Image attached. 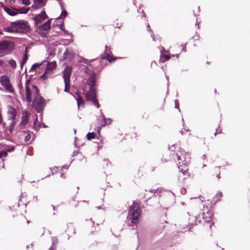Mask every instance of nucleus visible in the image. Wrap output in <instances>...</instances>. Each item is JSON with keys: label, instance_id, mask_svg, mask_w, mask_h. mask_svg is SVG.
Listing matches in <instances>:
<instances>
[{"label": "nucleus", "instance_id": "nucleus-1", "mask_svg": "<svg viewBox=\"0 0 250 250\" xmlns=\"http://www.w3.org/2000/svg\"><path fill=\"white\" fill-rule=\"evenodd\" d=\"M88 84L89 86V90L85 93V96L87 100H89L92 102V104L95 105L97 108L100 107V104L98 103V100L96 98V74L95 72L91 73L87 80Z\"/></svg>", "mask_w": 250, "mask_h": 250}, {"label": "nucleus", "instance_id": "nucleus-2", "mask_svg": "<svg viewBox=\"0 0 250 250\" xmlns=\"http://www.w3.org/2000/svg\"><path fill=\"white\" fill-rule=\"evenodd\" d=\"M175 156L178 161L177 166L179 171L184 175H185L188 169L187 164L189 162V154L188 152H185L184 149L179 147L176 150Z\"/></svg>", "mask_w": 250, "mask_h": 250}, {"label": "nucleus", "instance_id": "nucleus-3", "mask_svg": "<svg viewBox=\"0 0 250 250\" xmlns=\"http://www.w3.org/2000/svg\"><path fill=\"white\" fill-rule=\"evenodd\" d=\"M141 215V210L139 206L133 201L128 208V215L126 217L127 225L130 227L136 225Z\"/></svg>", "mask_w": 250, "mask_h": 250}, {"label": "nucleus", "instance_id": "nucleus-4", "mask_svg": "<svg viewBox=\"0 0 250 250\" xmlns=\"http://www.w3.org/2000/svg\"><path fill=\"white\" fill-rule=\"evenodd\" d=\"M33 93L34 100L33 105L35 110L39 113L41 112L44 108L45 105V100L39 93V90L35 85H32Z\"/></svg>", "mask_w": 250, "mask_h": 250}, {"label": "nucleus", "instance_id": "nucleus-5", "mask_svg": "<svg viewBox=\"0 0 250 250\" xmlns=\"http://www.w3.org/2000/svg\"><path fill=\"white\" fill-rule=\"evenodd\" d=\"M11 26L17 32L25 33L29 30L28 23L23 21H17L11 22Z\"/></svg>", "mask_w": 250, "mask_h": 250}, {"label": "nucleus", "instance_id": "nucleus-6", "mask_svg": "<svg viewBox=\"0 0 250 250\" xmlns=\"http://www.w3.org/2000/svg\"><path fill=\"white\" fill-rule=\"evenodd\" d=\"M13 48L12 42L6 40L0 41V57L7 54Z\"/></svg>", "mask_w": 250, "mask_h": 250}, {"label": "nucleus", "instance_id": "nucleus-7", "mask_svg": "<svg viewBox=\"0 0 250 250\" xmlns=\"http://www.w3.org/2000/svg\"><path fill=\"white\" fill-rule=\"evenodd\" d=\"M21 121L20 123L18 125L17 128L19 129H22L23 126L27 125L29 121L30 114L27 111L24 110L22 113Z\"/></svg>", "mask_w": 250, "mask_h": 250}, {"label": "nucleus", "instance_id": "nucleus-8", "mask_svg": "<svg viewBox=\"0 0 250 250\" xmlns=\"http://www.w3.org/2000/svg\"><path fill=\"white\" fill-rule=\"evenodd\" d=\"M1 84L5 88L6 90L10 93H12L14 92L13 88L8 77L5 76H2L1 78Z\"/></svg>", "mask_w": 250, "mask_h": 250}, {"label": "nucleus", "instance_id": "nucleus-9", "mask_svg": "<svg viewBox=\"0 0 250 250\" xmlns=\"http://www.w3.org/2000/svg\"><path fill=\"white\" fill-rule=\"evenodd\" d=\"M111 54V51L110 47L106 45L104 53L101 55V59L103 60H107L109 62H111L113 60H115L116 58L112 57L110 55Z\"/></svg>", "mask_w": 250, "mask_h": 250}, {"label": "nucleus", "instance_id": "nucleus-10", "mask_svg": "<svg viewBox=\"0 0 250 250\" xmlns=\"http://www.w3.org/2000/svg\"><path fill=\"white\" fill-rule=\"evenodd\" d=\"M72 68L69 66H66L63 71V78L64 82H70V78L71 75Z\"/></svg>", "mask_w": 250, "mask_h": 250}, {"label": "nucleus", "instance_id": "nucleus-11", "mask_svg": "<svg viewBox=\"0 0 250 250\" xmlns=\"http://www.w3.org/2000/svg\"><path fill=\"white\" fill-rule=\"evenodd\" d=\"M47 15L46 14L45 12L44 11H42L41 12V14L36 15L34 18V20H35L36 24H39L47 18Z\"/></svg>", "mask_w": 250, "mask_h": 250}, {"label": "nucleus", "instance_id": "nucleus-12", "mask_svg": "<svg viewBox=\"0 0 250 250\" xmlns=\"http://www.w3.org/2000/svg\"><path fill=\"white\" fill-rule=\"evenodd\" d=\"M9 120H15L17 116V111L13 106H9L7 111Z\"/></svg>", "mask_w": 250, "mask_h": 250}, {"label": "nucleus", "instance_id": "nucleus-13", "mask_svg": "<svg viewBox=\"0 0 250 250\" xmlns=\"http://www.w3.org/2000/svg\"><path fill=\"white\" fill-rule=\"evenodd\" d=\"M45 0H34V4L31 7L35 9H40L45 6Z\"/></svg>", "mask_w": 250, "mask_h": 250}, {"label": "nucleus", "instance_id": "nucleus-14", "mask_svg": "<svg viewBox=\"0 0 250 250\" xmlns=\"http://www.w3.org/2000/svg\"><path fill=\"white\" fill-rule=\"evenodd\" d=\"M199 217L200 216L199 215L198 216H192L191 217L189 218L188 224V226H193L194 225H196L197 224L198 222L199 223H201V220H199L198 221Z\"/></svg>", "mask_w": 250, "mask_h": 250}, {"label": "nucleus", "instance_id": "nucleus-15", "mask_svg": "<svg viewBox=\"0 0 250 250\" xmlns=\"http://www.w3.org/2000/svg\"><path fill=\"white\" fill-rule=\"evenodd\" d=\"M213 214L212 211L208 210L207 212H203L202 214V218L203 220L206 221L207 223H209L211 221V217Z\"/></svg>", "mask_w": 250, "mask_h": 250}, {"label": "nucleus", "instance_id": "nucleus-16", "mask_svg": "<svg viewBox=\"0 0 250 250\" xmlns=\"http://www.w3.org/2000/svg\"><path fill=\"white\" fill-rule=\"evenodd\" d=\"M25 90H26V101L30 103L32 102V98H31V91L30 89L29 86L28 85L27 82L26 83V85H25Z\"/></svg>", "mask_w": 250, "mask_h": 250}, {"label": "nucleus", "instance_id": "nucleus-17", "mask_svg": "<svg viewBox=\"0 0 250 250\" xmlns=\"http://www.w3.org/2000/svg\"><path fill=\"white\" fill-rule=\"evenodd\" d=\"M51 20H48L45 22L40 26V30L44 31H48L50 28Z\"/></svg>", "mask_w": 250, "mask_h": 250}, {"label": "nucleus", "instance_id": "nucleus-18", "mask_svg": "<svg viewBox=\"0 0 250 250\" xmlns=\"http://www.w3.org/2000/svg\"><path fill=\"white\" fill-rule=\"evenodd\" d=\"M100 112L102 114V116L103 118V121H101V126L103 127L105 125H110L111 124V122H112V120L110 118H106L105 117L104 115V114L102 113V110H100Z\"/></svg>", "mask_w": 250, "mask_h": 250}, {"label": "nucleus", "instance_id": "nucleus-19", "mask_svg": "<svg viewBox=\"0 0 250 250\" xmlns=\"http://www.w3.org/2000/svg\"><path fill=\"white\" fill-rule=\"evenodd\" d=\"M2 4V7L3 10L9 15L14 16L18 14V13L17 12H16L15 10H12L9 8L4 6L2 3H0V4Z\"/></svg>", "mask_w": 250, "mask_h": 250}, {"label": "nucleus", "instance_id": "nucleus-20", "mask_svg": "<svg viewBox=\"0 0 250 250\" xmlns=\"http://www.w3.org/2000/svg\"><path fill=\"white\" fill-rule=\"evenodd\" d=\"M56 67V62H48L47 65L45 68V70L47 72L49 71H51L52 69L55 68Z\"/></svg>", "mask_w": 250, "mask_h": 250}, {"label": "nucleus", "instance_id": "nucleus-21", "mask_svg": "<svg viewBox=\"0 0 250 250\" xmlns=\"http://www.w3.org/2000/svg\"><path fill=\"white\" fill-rule=\"evenodd\" d=\"M73 55V54L72 52L67 49L63 54V57L65 59H70L72 57Z\"/></svg>", "mask_w": 250, "mask_h": 250}, {"label": "nucleus", "instance_id": "nucleus-22", "mask_svg": "<svg viewBox=\"0 0 250 250\" xmlns=\"http://www.w3.org/2000/svg\"><path fill=\"white\" fill-rule=\"evenodd\" d=\"M17 124V121L16 120H12L11 123L10 125L9 128V131L10 134H12L15 129V125Z\"/></svg>", "mask_w": 250, "mask_h": 250}, {"label": "nucleus", "instance_id": "nucleus-23", "mask_svg": "<svg viewBox=\"0 0 250 250\" xmlns=\"http://www.w3.org/2000/svg\"><path fill=\"white\" fill-rule=\"evenodd\" d=\"M28 56L27 53L26 52V50H25V52L24 53V56H23V57L22 59V61L20 63L21 69H22V67H23L24 64L25 63V62H26V61L28 59Z\"/></svg>", "mask_w": 250, "mask_h": 250}, {"label": "nucleus", "instance_id": "nucleus-24", "mask_svg": "<svg viewBox=\"0 0 250 250\" xmlns=\"http://www.w3.org/2000/svg\"><path fill=\"white\" fill-rule=\"evenodd\" d=\"M42 64V63H35L33 64L31 66V68L29 71V72H34L36 70V69L37 68L40 67Z\"/></svg>", "mask_w": 250, "mask_h": 250}, {"label": "nucleus", "instance_id": "nucleus-25", "mask_svg": "<svg viewBox=\"0 0 250 250\" xmlns=\"http://www.w3.org/2000/svg\"><path fill=\"white\" fill-rule=\"evenodd\" d=\"M66 231L69 236H71L75 233V229L73 226L68 227Z\"/></svg>", "mask_w": 250, "mask_h": 250}, {"label": "nucleus", "instance_id": "nucleus-26", "mask_svg": "<svg viewBox=\"0 0 250 250\" xmlns=\"http://www.w3.org/2000/svg\"><path fill=\"white\" fill-rule=\"evenodd\" d=\"M67 15V11L63 9L62 11V13L60 15V16L57 18V20H61V19H64Z\"/></svg>", "mask_w": 250, "mask_h": 250}, {"label": "nucleus", "instance_id": "nucleus-27", "mask_svg": "<svg viewBox=\"0 0 250 250\" xmlns=\"http://www.w3.org/2000/svg\"><path fill=\"white\" fill-rule=\"evenodd\" d=\"M95 137V133L94 132H88L86 135L87 140H90L94 139Z\"/></svg>", "mask_w": 250, "mask_h": 250}, {"label": "nucleus", "instance_id": "nucleus-28", "mask_svg": "<svg viewBox=\"0 0 250 250\" xmlns=\"http://www.w3.org/2000/svg\"><path fill=\"white\" fill-rule=\"evenodd\" d=\"M8 63L10 65V66L14 69L16 68L17 63L15 60H14L13 59H11L9 61Z\"/></svg>", "mask_w": 250, "mask_h": 250}, {"label": "nucleus", "instance_id": "nucleus-29", "mask_svg": "<svg viewBox=\"0 0 250 250\" xmlns=\"http://www.w3.org/2000/svg\"><path fill=\"white\" fill-rule=\"evenodd\" d=\"M18 10L19 11L18 14H26L29 11V8H21Z\"/></svg>", "mask_w": 250, "mask_h": 250}, {"label": "nucleus", "instance_id": "nucleus-30", "mask_svg": "<svg viewBox=\"0 0 250 250\" xmlns=\"http://www.w3.org/2000/svg\"><path fill=\"white\" fill-rule=\"evenodd\" d=\"M78 106H79L81 104H83V99L80 97V95L78 96L77 99Z\"/></svg>", "mask_w": 250, "mask_h": 250}, {"label": "nucleus", "instance_id": "nucleus-31", "mask_svg": "<svg viewBox=\"0 0 250 250\" xmlns=\"http://www.w3.org/2000/svg\"><path fill=\"white\" fill-rule=\"evenodd\" d=\"M222 192H218L216 195H215V197H214V199L216 200V201H219L220 199L222 197Z\"/></svg>", "mask_w": 250, "mask_h": 250}, {"label": "nucleus", "instance_id": "nucleus-32", "mask_svg": "<svg viewBox=\"0 0 250 250\" xmlns=\"http://www.w3.org/2000/svg\"><path fill=\"white\" fill-rule=\"evenodd\" d=\"M64 83H65V88H64V91L65 92H68V90H69V86H70V82H68V83H66V82H64Z\"/></svg>", "mask_w": 250, "mask_h": 250}, {"label": "nucleus", "instance_id": "nucleus-33", "mask_svg": "<svg viewBox=\"0 0 250 250\" xmlns=\"http://www.w3.org/2000/svg\"><path fill=\"white\" fill-rule=\"evenodd\" d=\"M7 155V151H1L0 152V158L5 157Z\"/></svg>", "mask_w": 250, "mask_h": 250}, {"label": "nucleus", "instance_id": "nucleus-34", "mask_svg": "<svg viewBox=\"0 0 250 250\" xmlns=\"http://www.w3.org/2000/svg\"><path fill=\"white\" fill-rule=\"evenodd\" d=\"M22 4L25 5H29L30 2L29 0H22Z\"/></svg>", "mask_w": 250, "mask_h": 250}, {"label": "nucleus", "instance_id": "nucleus-35", "mask_svg": "<svg viewBox=\"0 0 250 250\" xmlns=\"http://www.w3.org/2000/svg\"><path fill=\"white\" fill-rule=\"evenodd\" d=\"M47 72H47V71H46L45 70V72H44V73H43V74L41 76V78L42 80H45V79H46V74H47Z\"/></svg>", "mask_w": 250, "mask_h": 250}, {"label": "nucleus", "instance_id": "nucleus-36", "mask_svg": "<svg viewBox=\"0 0 250 250\" xmlns=\"http://www.w3.org/2000/svg\"><path fill=\"white\" fill-rule=\"evenodd\" d=\"M175 107L179 109V111H180L179 109V105L178 103V101L177 100L175 101Z\"/></svg>", "mask_w": 250, "mask_h": 250}, {"label": "nucleus", "instance_id": "nucleus-37", "mask_svg": "<svg viewBox=\"0 0 250 250\" xmlns=\"http://www.w3.org/2000/svg\"><path fill=\"white\" fill-rule=\"evenodd\" d=\"M37 121H38V117H37V115H36V117L35 120L34 121V125H33V127H34V129H37V127H36V123H37Z\"/></svg>", "mask_w": 250, "mask_h": 250}, {"label": "nucleus", "instance_id": "nucleus-38", "mask_svg": "<svg viewBox=\"0 0 250 250\" xmlns=\"http://www.w3.org/2000/svg\"><path fill=\"white\" fill-rule=\"evenodd\" d=\"M14 149H15V147L14 146H12L11 148H10L7 149L6 150H5V151H7V153L8 152H11L13 151Z\"/></svg>", "mask_w": 250, "mask_h": 250}, {"label": "nucleus", "instance_id": "nucleus-39", "mask_svg": "<svg viewBox=\"0 0 250 250\" xmlns=\"http://www.w3.org/2000/svg\"><path fill=\"white\" fill-rule=\"evenodd\" d=\"M30 138H31L30 135L29 134H28L27 135H26L25 137V141L26 142H28V141H29Z\"/></svg>", "mask_w": 250, "mask_h": 250}, {"label": "nucleus", "instance_id": "nucleus-40", "mask_svg": "<svg viewBox=\"0 0 250 250\" xmlns=\"http://www.w3.org/2000/svg\"><path fill=\"white\" fill-rule=\"evenodd\" d=\"M163 57L167 61L170 58V56L167 55H163Z\"/></svg>", "mask_w": 250, "mask_h": 250}, {"label": "nucleus", "instance_id": "nucleus-41", "mask_svg": "<svg viewBox=\"0 0 250 250\" xmlns=\"http://www.w3.org/2000/svg\"><path fill=\"white\" fill-rule=\"evenodd\" d=\"M138 12H139V13L141 12L142 14H143V17H145V12H144L143 10H141V9H140L139 10H138Z\"/></svg>", "mask_w": 250, "mask_h": 250}, {"label": "nucleus", "instance_id": "nucleus-42", "mask_svg": "<svg viewBox=\"0 0 250 250\" xmlns=\"http://www.w3.org/2000/svg\"><path fill=\"white\" fill-rule=\"evenodd\" d=\"M59 28L60 29L62 30L64 28H63V22L61 23L59 25Z\"/></svg>", "mask_w": 250, "mask_h": 250}, {"label": "nucleus", "instance_id": "nucleus-43", "mask_svg": "<svg viewBox=\"0 0 250 250\" xmlns=\"http://www.w3.org/2000/svg\"><path fill=\"white\" fill-rule=\"evenodd\" d=\"M182 46H183V48H182V51L186 52V45H182Z\"/></svg>", "mask_w": 250, "mask_h": 250}, {"label": "nucleus", "instance_id": "nucleus-44", "mask_svg": "<svg viewBox=\"0 0 250 250\" xmlns=\"http://www.w3.org/2000/svg\"><path fill=\"white\" fill-rule=\"evenodd\" d=\"M62 30L65 34H69V32L65 29L63 28Z\"/></svg>", "mask_w": 250, "mask_h": 250}, {"label": "nucleus", "instance_id": "nucleus-45", "mask_svg": "<svg viewBox=\"0 0 250 250\" xmlns=\"http://www.w3.org/2000/svg\"><path fill=\"white\" fill-rule=\"evenodd\" d=\"M78 152L77 151H76V150L74 151H73V156H75V155H77V154H78Z\"/></svg>", "mask_w": 250, "mask_h": 250}, {"label": "nucleus", "instance_id": "nucleus-46", "mask_svg": "<svg viewBox=\"0 0 250 250\" xmlns=\"http://www.w3.org/2000/svg\"><path fill=\"white\" fill-rule=\"evenodd\" d=\"M57 0L58 1H61V0ZM59 4H60V5L61 6V8L63 9L62 3V2H60Z\"/></svg>", "mask_w": 250, "mask_h": 250}, {"label": "nucleus", "instance_id": "nucleus-47", "mask_svg": "<svg viewBox=\"0 0 250 250\" xmlns=\"http://www.w3.org/2000/svg\"><path fill=\"white\" fill-rule=\"evenodd\" d=\"M102 127V126H101L100 125V126H99V127H97V129H97V131H98V132L99 133H100V131H101V127Z\"/></svg>", "mask_w": 250, "mask_h": 250}, {"label": "nucleus", "instance_id": "nucleus-48", "mask_svg": "<svg viewBox=\"0 0 250 250\" xmlns=\"http://www.w3.org/2000/svg\"><path fill=\"white\" fill-rule=\"evenodd\" d=\"M157 189L155 190V189H153V190H150L149 191V192H151V193H154V194L156 193V192L157 191Z\"/></svg>", "mask_w": 250, "mask_h": 250}, {"label": "nucleus", "instance_id": "nucleus-49", "mask_svg": "<svg viewBox=\"0 0 250 250\" xmlns=\"http://www.w3.org/2000/svg\"><path fill=\"white\" fill-rule=\"evenodd\" d=\"M68 166L66 165H64L62 166V168H67L68 167Z\"/></svg>", "mask_w": 250, "mask_h": 250}, {"label": "nucleus", "instance_id": "nucleus-50", "mask_svg": "<svg viewBox=\"0 0 250 250\" xmlns=\"http://www.w3.org/2000/svg\"><path fill=\"white\" fill-rule=\"evenodd\" d=\"M206 156H205V155H203L202 156V158L203 159H204H204H206Z\"/></svg>", "mask_w": 250, "mask_h": 250}, {"label": "nucleus", "instance_id": "nucleus-51", "mask_svg": "<svg viewBox=\"0 0 250 250\" xmlns=\"http://www.w3.org/2000/svg\"><path fill=\"white\" fill-rule=\"evenodd\" d=\"M42 125H43V127H44V128H46V127H47V125H45V124H44V123H42Z\"/></svg>", "mask_w": 250, "mask_h": 250}, {"label": "nucleus", "instance_id": "nucleus-52", "mask_svg": "<svg viewBox=\"0 0 250 250\" xmlns=\"http://www.w3.org/2000/svg\"><path fill=\"white\" fill-rule=\"evenodd\" d=\"M97 208L98 209H102V206H98V207H97Z\"/></svg>", "mask_w": 250, "mask_h": 250}, {"label": "nucleus", "instance_id": "nucleus-53", "mask_svg": "<svg viewBox=\"0 0 250 250\" xmlns=\"http://www.w3.org/2000/svg\"><path fill=\"white\" fill-rule=\"evenodd\" d=\"M3 63V62L1 60H0V65L1 66Z\"/></svg>", "mask_w": 250, "mask_h": 250}, {"label": "nucleus", "instance_id": "nucleus-54", "mask_svg": "<svg viewBox=\"0 0 250 250\" xmlns=\"http://www.w3.org/2000/svg\"><path fill=\"white\" fill-rule=\"evenodd\" d=\"M217 178H218V179L220 178V174H218V175H217Z\"/></svg>", "mask_w": 250, "mask_h": 250}, {"label": "nucleus", "instance_id": "nucleus-55", "mask_svg": "<svg viewBox=\"0 0 250 250\" xmlns=\"http://www.w3.org/2000/svg\"><path fill=\"white\" fill-rule=\"evenodd\" d=\"M166 79L167 80V81L168 82L169 78L167 76H166Z\"/></svg>", "mask_w": 250, "mask_h": 250}, {"label": "nucleus", "instance_id": "nucleus-56", "mask_svg": "<svg viewBox=\"0 0 250 250\" xmlns=\"http://www.w3.org/2000/svg\"><path fill=\"white\" fill-rule=\"evenodd\" d=\"M27 131H28V130H24V131H23V132L24 133H26L27 132Z\"/></svg>", "mask_w": 250, "mask_h": 250}, {"label": "nucleus", "instance_id": "nucleus-57", "mask_svg": "<svg viewBox=\"0 0 250 250\" xmlns=\"http://www.w3.org/2000/svg\"><path fill=\"white\" fill-rule=\"evenodd\" d=\"M151 36H152V38H153V40L154 41H155V38H154V36H153V35H151Z\"/></svg>", "mask_w": 250, "mask_h": 250}, {"label": "nucleus", "instance_id": "nucleus-58", "mask_svg": "<svg viewBox=\"0 0 250 250\" xmlns=\"http://www.w3.org/2000/svg\"><path fill=\"white\" fill-rule=\"evenodd\" d=\"M180 132H181V134H182V135L184 134L183 131H182V130L180 131Z\"/></svg>", "mask_w": 250, "mask_h": 250}, {"label": "nucleus", "instance_id": "nucleus-59", "mask_svg": "<svg viewBox=\"0 0 250 250\" xmlns=\"http://www.w3.org/2000/svg\"><path fill=\"white\" fill-rule=\"evenodd\" d=\"M55 238H53V243H54V241L55 240Z\"/></svg>", "mask_w": 250, "mask_h": 250}, {"label": "nucleus", "instance_id": "nucleus-60", "mask_svg": "<svg viewBox=\"0 0 250 250\" xmlns=\"http://www.w3.org/2000/svg\"><path fill=\"white\" fill-rule=\"evenodd\" d=\"M217 130H216V132L214 133V135H215V136H216V134H217Z\"/></svg>", "mask_w": 250, "mask_h": 250}, {"label": "nucleus", "instance_id": "nucleus-61", "mask_svg": "<svg viewBox=\"0 0 250 250\" xmlns=\"http://www.w3.org/2000/svg\"><path fill=\"white\" fill-rule=\"evenodd\" d=\"M187 214H188V216H190V215L189 214V213H188V212Z\"/></svg>", "mask_w": 250, "mask_h": 250}, {"label": "nucleus", "instance_id": "nucleus-62", "mask_svg": "<svg viewBox=\"0 0 250 250\" xmlns=\"http://www.w3.org/2000/svg\"><path fill=\"white\" fill-rule=\"evenodd\" d=\"M48 250H53V249L52 248H50Z\"/></svg>", "mask_w": 250, "mask_h": 250}, {"label": "nucleus", "instance_id": "nucleus-63", "mask_svg": "<svg viewBox=\"0 0 250 250\" xmlns=\"http://www.w3.org/2000/svg\"><path fill=\"white\" fill-rule=\"evenodd\" d=\"M191 227H190V228H189V229H188V230H189V231H191Z\"/></svg>", "mask_w": 250, "mask_h": 250}, {"label": "nucleus", "instance_id": "nucleus-64", "mask_svg": "<svg viewBox=\"0 0 250 250\" xmlns=\"http://www.w3.org/2000/svg\"><path fill=\"white\" fill-rule=\"evenodd\" d=\"M1 34H2V32L0 31V35H1Z\"/></svg>", "mask_w": 250, "mask_h": 250}]
</instances>
